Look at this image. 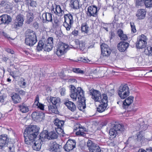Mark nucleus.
Listing matches in <instances>:
<instances>
[{
    "mask_svg": "<svg viewBox=\"0 0 152 152\" xmlns=\"http://www.w3.org/2000/svg\"><path fill=\"white\" fill-rule=\"evenodd\" d=\"M117 33L120 37L124 34L123 31L121 29L118 30L117 32Z\"/></svg>",
    "mask_w": 152,
    "mask_h": 152,
    "instance_id": "obj_52",
    "label": "nucleus"
},
{
    "mask_svg": "<svg viewBox=\"0 0 152 152\" xmlns=\"http://www.w3.org/2000/svg\"><path fill=\"white\" fill-rule=\"evenodd\" d=\"M73 71L74 72L79 74H83L84 71L81 70L78 68H75L73 69Z\"/></svg>",
    "mask_w": 152,
    "mask_h": 152,
    "instance_id": "obj_45",
    "label": "nucleus"
},
{
    "mask_svg": "<svg viewBox=\"0 0 152 152\" xmlns=\"http://www.w3.org/2000/svg\"><path fill=\"white\" fill-rule=\"evenodd\" d=\"M76 142L74 140H69L64 148L66 151L72 150L75 147Z\"/></svg>",
    "mask_w": 152,
    "mask_h": 152,
    "instance_id": "obj_19",
    "label": "nucleus"
},
{
    "mask_svg": "<svg viewBox=\"0 0 152 152\" xmlns=\"http://www.w3.org/2000/svg\"><path fill=\"white\" fill-rule=\"evenodd\" d=\"M61 145H59L56 142H51L49 146V150L52 152H60Z\"/></svg>",
    "mask_w": 152,
    "mask_h": 152,
    "instance_id": "obj_18",
    "label": "nucleus"
},
{
    "mask_svg": "<svg viewBox=\"0 0 152 152\" xmlns=\"http://www.w3.org/2000/svg\"><path fill=\"white\" fill-rule=\"evenodd\" d=\"M53 38L49 37L44 42V50L46 51H50L53 47Z\"/></svg>",
    "mask_w": 152,
    "mask_h": 152,
    "instance_id": "obj_17",
    "label": "nucleus"
},
{
    "mask_svg": "<svg viewBox=\"0 0 152 152\" xmlns=\"http://www.w3.org/2000/svg\"><path fill=\"white\" fill-rule=\"evenodd\" d=\"M76 43L77 46L76 47L80 49L81 50H83L85 47V44L83 42H80L78 40L75 41Z\"/></svg>",
    "mask_w": 152,
    "mask_h": 152,
    "instance_id": "obj_41",
    "label": "nucleus"
},
{
    "mask_svg": "<svg viewBox=\"0 0 152 152\" xmlns=\"http://www.w3.org/2000/svg\"><path fill=\"white\" fill-rule=\"evenodd\" d=\"M70 96L73 101H76L78 99V102L79 103V107L80 109H84L86 107V99L84 97V92L80 87L76 89L73 86H71L70 89Z\"/></svg>",
    "mask_w": 152,
    "mask_h": 152,
    "instance_id": "obj_1",
    "label": "nucleus"
},
{
    "mask_svg": "<svg viewBox=\"0 0 152 152\" xmlns=\"http://www.w3.org/2000/svg\"><path fill=\"white\" fill-rule=\"evenodd\" d=\"M9 22V16L7 15H4L0 17V24L3 23L8 24Z\"/></svg>",
    "mask_w": 152,
    "mask_h": 152,
    "instance_id": "obj_30",
    "label": "nucleus"
},
{
    "mask_svg": "<svg viewBox=\"0 0 152 152\" xmlns=\"http://www.w3.org/2000/svg\"><path fill=\"white\" fill-rule=\"evenodd\" d=\"M49 100L53 105L56 106L58 105L61 102L60 98L57 97L50 96Z\"/></svg>",
    "mask_w": 152,
    "mask_h": 152,
    "instance_id": "obj_27",
    "label": "nucleus"
},
{
    "mask_svg": "<svg viewBox=\"0 0 152 152\" xmlns=\"http://www.w3.org/2000/svg\"><path fill=\"white\" fill-rule=\"evenodd\" d=\"M55 13L59 16H61L64 14V11L62 10L60 5H56L55 9H53Z\"/></svg>",
    "mask_w": 152,
    "mask_h": 152,
    "instance_id": "obj_29",
    "label": "nucleus"
},
{
    "mask_svg": "<svg viewBox=\"0 0 152 152\" xmlns=\"http://www.w3.org/2000/svg\"><path fill=\"white\" fill-rule=\"evenodd\" d=\"M64 122V121L61 120L58 118H56L54 121L55 129L58 134L64 136V130L63 129V126Z\"/></svg>",
    "mask_w": 152,
    "mask_h": 152,
    "instance_id": "obj_6",
    "label": "nucleus"
},
{
    "mask_svg": "<svg viewBox=\"0 0 152 152\" xmlns=\"http://www.w3.org/2000/svg\"><path fill=\"white\" fill-rule=\"evenodd\" d=\"M89 93L91 98L95 102H100L102 99V96H101V93L99 91L92 88L89 90Z\"/></svg>",
    "mask_w": 152,
    "mask_h": 152,
    "instance_id": "obj_12",
    "label": "nucleus"
},
{
    "mask_svg": "<svg viewBox=\"0 0 152 152\" xmlns=\"http://www.w3.org/2000/svg\"><path fill=\"white\" fill-rule=\"evenodd\" d=\"M11 98L13 103L15 104L20 103L21 100V99L19 95L16 94H15L11 96Z\"/></svg>",
    "mask_w": 152,
    "mask_h": 152,
    "instance_id": "obj_35",
    "label": "nucleus"
},
{
    "mask_svg": "<svg viewBox=\"0 0 152 152\" xmlns=\"http://www.w3.org/2000/svg\"><path fill=\"white\" fill-rule=\"evenodd\" d=\"M56 106L50 105L48 106V109L50 113H57L58 112Z\"/></svg>",
    "mask_w": 152,
    "mask_h": 152,
    "instance_id": "obj_36",
    "label": "nucleus"
},
{
    "mask_svg": "<svg viewBox=\"0 0 152 152\" xmlns=\"http://www.w3.org/2000/svg\"><path fill=\"white\" fill-rule=\"evenodd\" d=\"M144 53L145 54L148 56H152V47L148 46L145 48Z\"/></svg>",
    "mask_w": 152,
    "mask_h": 152,
    "instance_id": "obj_39",
    "label": "nucleus"
},
{
    "mask_svg": "<svg viewBox=\"0 0 152 152\" xmlns=\"http://www.w3.org/2000/svg\"><path fill=\"white\" fill-rule=\"evenodd\" d=\"M70 6L74 10H77L80 7L79 2L77 0H71Z\"/></svg>",
    "mask_w": 152,
    "mask_h": 152,
    "instance_id": "obj_28",
    "label": "nucleus"
},
{
    "mask_svg": "<svg viewBox=\"0 0 152 152\" xmlns=\"http://www.w3.org/2000/svg\"><path fill=\"white\" fill-rule=\"evenodd\" d=\"M146 11L144 9H139L136 14V16L139 19H144L145 17Z\"/></svg>",
    "mask_w": 152,
    "mask_h": 152,
    "instance_id": "obj_25",
    "label": "nucleus"
},
{
    "mask_svg": "<svg viewBox=\"0 0 152 152\" xmlns=\"http://www.w3.org/2000/svg\"><path fill=\"white\" fill-rule=\"evenodd\" d=\"M40 134L42 138H43L45 140L46 139H56L58 137V134H59L57 132L56 133L54 131L48 133V131L46 130L43 131Z\"/></svg>",
    "mask_w": 152,
    "mask_h": 152,
    "instance_id": "obj_8",
    "label": "nucleus"
},
{
    "mask_svg": "<svg viewBox=\"0 0 152 152\" xmlns=\"http://www.w3.org/2000/svg\"><path fill=\"white\" fill-rule=\"evenodd\" d=\"M78 60L79 61L83 62H86L87 61L85 58H84V57H82L79 58Z\"/></svg>",
    "mask_w": 152,
    "mask_h": 152,
    "instance_id": "obj_53",
    "label": "nucleus"
},
{
    "mask_svg": "<svg viewBox=\"0 0 152 152\" xmlns=\"http://www.w3.org/2000/svg\"><path fill=\"white\" fill-rule=\"evenodd\" d=\"M6 3L4 1H2L0 4V5L1 6L3 7L6 5Z\"/></svg>",
    "mask_w": 152,
    "mask_h": 152,
    "instance_id": "obj_56",
    "label": "nucleus"
},
{
    "mask_svg": "<svg viewBox=\"0 0 152 152\" xmlns=\"http://www.w3.org/2000/svg\"><path fill=\"white\" fill-rule=\"evenodd\" d=\"M43 22L46 23L47 22H51L52 21V14L48 12L43 13L42 15Z\"/></svg>",
    "mask_w": 152,
    "mask_h": 152,
    "instance_id": "obj_23",
    "label": "nucleus"
},
{
    "mask_svg": "<svg viewBox=\"0 0 152 152\" xmlns=\"http://www.w3.org/2000/svg\"><path fill=\"white\" fill-rule=\"evenodd\" d=\"M144 0H135V5L136 7H138L141 6L144 4Z\"/></svg>",
    "mask_w": 152,
    "mask_h": 152,
    "instance_id": "obj_42",
    "label": "nucleus"
},
{
    "mask_svg": "<svg viewBox=\"0 0 152 152\" xmlns=\"http://www.w3.org/2000/svg\"><path fill=\"white\" fill-rule=\"evenodd\" d=\"M130 26L131 28L132 31L133 33H134L136 32V30L135 28V26L134 25V23L131 22L130 23Z\"/></svg>",
    "mask_w": 152,
    "mask_h": 152,
    "instance_id": "obj_46",
    "label": "nucleus"
},
{
    "mask_svg": "<svg viewBox=\"0 0 152 152\" xmlns=\"http://www.w3.org/2000/svg\"><path fill=\"white\" fill-rule=\"evenodd\" d=\"M8 59V58H7L6 57H4L3 58V60L5 61H6Z\"/></svg>",
    "mask_w": 152,
    "mask_h": 152,
    "instance_id": "obj_62",
    "label": "nucleus"
},
{
    "mask_svg": "<svg viewBox=\"0 0 152 152\" xmlns=\"http://www.w3.org/2000/svg\"><path fill=\"white\" fill-rule=\"evenodd\" d=\"M14 53V51H13L11 50H10V53L12 54V56H11V60L13 61H14L16 57L15 55L13 54Z\"/></svg>",
    "mask_w": 152,
    "mask_h": 152,
    "instance_id": "obj_49",
    "label": "nucleus"
},
{
    "mask_svg": "<svg viewBox=\"0 0 152 152\" xmlns=\"http://www.w3.org/2000/svg\"><path fill=\"white\" fill-rule=\"evenodd\" d=\"M19 93L20 94L22 95H24L26 94V92L24 91L23 90H20L19 91Z\"/></svg>",
    "mask_w": 152,
    "mask_h": 152,
    "instance_id": "obj_55",
    "label": "nucleus"
},
{
    "mask_svg": "<svg viewBox=\"0 0 152 152\" xmlns=\"http://www.w3.org/2000/svg\"><path fill=\"white\" fill-rule=\"evenodd\" d=\"M147 39L145 36L143 34L140 35L138 40L136 42V46L138 48L141 49L145 48L147 44Z\"/></svg>",
    "mask_w": 152,
    "mask_h": 152,
    "instance_id": "obj_15",
    "label": "nucleus"
},
{
    "mask_svg": "<svg viewBox=\"0 0 152 152\" xmlns=\"http://www.w3.org/2000/svg\"><path fill=\"white\" fill-rule=\"evenodd\" d=\"M64 104L66 105L69 110L72 112H74L76 110V106L72 102L69 101H66L64 102Z\"/></svg>",
    "mask_w": 152,
    "mask_h": 152,
    "instance_id": "obj_26",
    "label": "nucleus"
},
{
    "mask_svg": "<svg viewBox=\"0 0 152 152\" xmlns=\"http://www.w3.org/2000/svg\"><path fill=\"white\" fill-rule=\"evenodd\" d=\"M39 97L38 95L36 96L34 102V104L41 110H44V105L39 102Z\"/></svg>",
    "mask_w": 152,
    "mask_h": 152,
    "instance_id": "obj_32",
    "label": "nucleus"
},
{
    "mask_svg": "<svg viewBox=\"0 0 152 152\" xmlns=\"http://www.w3.org/2000/svg\"><path fill=\"white\" fill-rule=\"evenodd\" d=\"M43 48L44 49V42L42 41H40L37 46V50L39 51L42 50Z\"/></svg>",
    "mask_w": 152,
    "mask_h": 152,
    "instance_id": "obj_43",
    "label": "nucleus"
},
{
    "mask_svg": "<svg viewBox=\"0 0 152 152\" xmlns=\"http://www.w3.org/2000/svg\"><path fill=\"white\" fill-rule=\"evenodd\" d=\"M39 128L36 126H32L27 128L24 133L25 143L28 145L31 144L34 142V140L39 134Z\"/></svg>",
    "mask_w": 152,
    "mask_h": 152,
    "instance_id": "obj_2",
    "label": "nucleus"
},
{
    "mask_svg": "<svg viewBox=\"0 0 152 152\" xmlns=\"http://www.w3.org/2000/svg\"><path fill=\"white\" fill-rule=\"evenodd\" d=\"M9 139L6 134L0 136V148L2 149L4 147L7 146L8 145Z\"/></svg>",
    "mask_w": 152,
    "mask_h": 152,
    "instance_id": "obj_20",
    "label": "nucleus"
},
{
    "mask_svg": "<svg viewBox=\"0 0 152 152\" xmlns=\"http://www.w3.org/2000/svg\"><path fill=\"white\" fill-rule=\"evenodd\" d=\"M101 54L104 56H109L111 52V50L108 45L104 43H103L101 45Z\"/></svg>",
    "mask_w": 152,
    "mask_h": 152,
    "instance_id": "obj_16",
    "label": "nucleus"
},
{
    "mask_svg": "<svg viewBox=\"0 0 152 152\" xmlns=\"http://www.w3.org/2000/svg\"><path fill=\"white\" fill-rule=\"evenodd\" d=\"M19 107L20 110L23 113H27L29 111L28 107L24 104L20 105Z\"/></svg>",
    "mask_w": 152,
    "mask_h": 152,
    "instance_id": "obj_38",
    "label": "nucleus"
},
{
    "mask_svg": "<svg viewBox=\"0 0 152 152\" xmlns=\"http://www.w3.org/2000/svg\"><path fill=\"white\" fill-rule=\"evenodd\" d=\"M125 130L124 126L121 124L116 123L113 124L110 130L109 134L112 138L118 136Z\"/></svg>",
    "mask_w": 152,
    "mask_h": 152,
    "instance_id": "obj_3",
    "label": "nucleus"
},
{
    "mask_svg": "<svg viewBox=\"0 0 152 152\" xmlns=\"http://www.w3.org/2000/svg\"><path fill=\"white\" fill-rule=\"evenodd\" d=\"M138 152H147V151L143 149H140L138 151Z\"/></svg>",
    "mask_w": 152,
    "mask_h": 152,
    "instance_id": "obj_59",
    "label": "nucleus"
},
{
    "mask_svg": "<svg viewBox=\"0 0 152 152\" xmlns=\"http://www.w3.org/2000/svg\"><path fill=\"white\" fill-rule=\"evenodd\" d=\"M45 140L43 138L42 139L41 136V134L39 135V137L36 138L34 140V142L31 144L29 145H32V148L34 150L39 151L41 146L42 142Z\"/></svg>",
    "mask_w": 152,
    "mask_h": 152,
    "instance_id": "obj_14",
    "label": "nucleus"
},
{
    "mask_svg": "<svg viewBox=\"0 0 152 152\" xmlns=\"http://www.w3.org/2000/svg\"><path fill=\"white\" fill-rule=\"evenodd\" d=\"M26 37L25 42L27 45L30 46H32L37 41L36 36L35 32L30 29L26 31Z\"/></svg>",
    "mask_w": 152,
    "mask_h": 152,
    "instance_id": "obj_4",
    "label": "nucleus"
},
{
    "mask_svg": "<svg viewBox=\"0 0 152 152\" xmlns=\"http://www.w3.org/2000/svg\"><path fill=\"white\" fill-rule=\"evenodd\" d=\"M65 21L63 26L67 31H69L73 23L72 15L70 14H66L64 16Z\"/></svg>",
    "mask_w": 152,
    "mask_h": 152,
    "instance_id": "obj_7",
    "label": "nucleus"
},
{
    "mask_svg": "<svg viewBox=\"0 0 152 152\" xmlns=\"http://www.w3.org/2000/svg\"><path fill=\"white\" fill-rule=\"evenodd\" d=\"M26 13V23L27 24H30L33 21L34 18L33 13L31 12H28Z\"/></svg>",
    "mask_w": 152,
    "mask_h": 152,
    "instance_id": "obj_31",
    "label": "nucleus"
},
{
    "mask_svg": "<svg viewBox=\"0 0 152 152\" xmlns=\"http://www.w3.org/2000/svg\"><path fill=\"white\" fill-rule=\"evenodd\" d=\"M28 3H30V5L33 7H36L37 5V3L35 1H34L32 0H30L28 2H27Z\"/></svg>",
    "mask_w": 152,
    "mask_h": 152,
    "instance_id": "obj_47",
    "label": "nucleus"
},
{
    "mask_svg": "<svg viewBox=\"0 0 152 152\" xmlns=\"http://www.w3.org/2000/svg\"><path fill=\"white\" fill-rule=\"evenodd\" d=\"M102 99L99 102V104L97 108V111L99 113H102L105 111L107 105V97L106 94H102Z\"/></svg>",
    "mask_w": 152,
    "mask_h": 152,
    "instance_id": "obj_9",
    "label": "nucleus"
},
{
    "mask_svg": "<svg viewBox=\"0 0 152 152\" xmlns=\"http://www.w3.org/2000/svg\"><path fill=\"white\" fill-rule=\"evenodd\" d=\"M2 34L3 35V36L5 37L6 38H7V39H9L10 38V37H9L8 35H7L6 33H5L4 32H2Z\"/></svg>",
    "mask_w": 152,
    "mask_h": 152,
    "instance_id": "obj_57",
    "label": "nucleus"
},
{
    "mask_svg": "<svg viewBox=\"0 0 152 152\" xmlns=\"http://www.w3.org/2000/svg\"><path fill=\"white\" fill-rule=\"evenodd\" d=\"M104 28L105 29L106 31H108V28H106V27H104L103 28Z\"/></svg>",
    "mask_w": 152,
    "mask_h": 152,
    "instance_id": "obj_64",
    "label": "nucleus"
},
{
    "mask_svg": "<svg viewBox=\"0 0 152 152\" xmlns=\"http://www.w3.org/2000/svg\"><path fill=\"white\" fill-rule=\"evenodd\" d=\"M78 31H77L74 30L72 32V34L75 36H76L78 35Z\"/></svg>",
    "mask_w": 152,
    "mask_h": 152,
    "instance_id": "obj_54",
    "label": "nucleus"
},
{
    "mask_svg": "<svg viewBox=\"0 0 152 152\" xmlns=\"http://www.w3.org/2000/svg\"><path fill=\"white\" fill-rule=\"evenodd\" d=\"M76 127L77 128V132H76L77 135L83 137L86 136V134L84 133L85 129L82 127V126L80 125H77Z\"/></svg>",
    "mask_w": 152,
    "mask_h": 152,
    "instance_id": "obj_22",
    "label": "nucleus"
},
{
    "mask_svg": "<svg viewBox=\"0 0 152 152\" xmlns=\"http://www.w3.org/2000/svg\"><path fill=\"white\" fill-rule=\"evenodd\" d=\"M115 141H112L110 144V145L113 146H114L115 145Z\"/></svg>",
    "mask_w": 152,
    "mask_h": 152,
    "instance_id": "obj_58",
    "label": "nucleus"
},
{
    "mask_svg": "<svg viewBox=\"0 0 152 152\" xmlns=\"http://www.w3.org/2000/svg\"><path fill=\"white\" fill-rule=\"evenodd\" d=\"M68 46L63 43H59L57 46L56 54L58 56H60L66 51Z\"/></svg>",
    "mask_w": 152,
    "mask_h": 152,
    "instance_id": "obj_13",
    "label": "nucleus"
},
{
    "mask_svg": "<svg viewBox=\"0 0 152 152\" xmlns=\"http://www.w3.org/2000/svg\"><path fill=\"white\" fill-rule=\"evenodd\" d=\"M89 29L86 23H84L82 24L81 27V30L85 33H87Z\"/></svg>",
    "mask_w": 152,
    "mask_h": 152,
    "instance_id": "obj_40",
    "label": "nucleus"
},
{
    "mask_svg": "<svg viewBox=\"0 0 152 152\" xmlns=\"http://www.w3.org/2000/svg\"><path fill=\"white\" fill-rule=\"evenodd\" d=\"M107 121H104V123L102 124L103 125H106L107 124Z\"/></svg>",
    "mask_w": 152,
    "mask_h": 152,
    "instance_id": "obj_61",
    "label": "nucleus"
},
{
    "mask_svg": "<svg viewBox=\"0 0 152 152\" xmlns=\"http://www.w3.org/2000/svg\"><path fill=\"white\" fill-rule=\"evenodd\" d=\"M16 2H18L19 1H20L21 0H14Z\"/></svg>",
    "mask_w": 152,
    "mask_h": 152,
    "instance_id": "obj_63",
    "label": "nucleus"
},
{
    "mask_svg": "<svg viewBox=\"0 0 152 152\" xmlns=\"http://www.w3.org/2000/svg\"><path fill=\"white\" fill-rule=\"evenodd\" d=\"M144 4L147 8L152 7V0H145Z\"/></svg>",
    "mask_w": 152,
    "mask_h": 152,
    "instance_id": "obj_44",
    "label": "nucleus"
},
{
    "mask_svg": "<svg viewBox=\"0 0 152 152\" xmlns=\"http://www.w3.org/2000/svg\"><path fill=\"white\" fill-rule=\"evenodd\" d=\"M32 118L34 120L39 121L42 120V118L39 113L35 112L33 113L32 114Z\"/></svg>",
    "mask_w": 152,
    "mask_h": 152,
    "instance_id": "obj_37",
    "label": "nucleus"
},
{
    "mask_svg": "<svg viewBox=\"0 0 152 152\" xmlns=\"http://www.w3.org/2000/svg\"><path fill=\"white\" fill-rule=\"evenodd\" d=\"M24 19L23 15L20 14L18 15L15 20V28H17L18 27H20L23 24V22Z\"/></svg>",
    "mask_w": 152,
    "mask_h": 152,
    "instance_id": "obj_21",
    "label": "nucleus"
},
{
    "mask_svg": "<svg viewBox=\"0 0 152 152\" xmlns=\"http://www.w3.org/2000/svg\"><path fill=\"white\" fill-rule=\"evenodd\" d=\"M137 140L139 142H140L141 143L143 141H146L147 140V139L145 138L144 135L142 134V131H141L138 132L137 134Z\"/></svg>",
    "mask_w": 152,
    "mask_h": 152,
    "instance_id": "obj_34",
    "label": "nucleus"
},
{
    "mask_svg": "<svg viewBox=\"0 0 152 152\" xmlns=\"http://www.w3.org/2000/svg\"><path fill=\"white\" fill-rule=\"evenodd\" d=\"M134 97L130 96L125 99L123 102V105L125 106H128L133 102Z\"/></svg>",
    "mask_w": 152,
    "mask_h": 152,
    "instance_id": "obj_33",
    "label": "nucleus"
},
{
    "mask_svg": "<svg viewBox=\"0 0 152 152\" xmlns=\"http://www.w3.org/2000/svg\"><path fill=\"white\" fill-rule=\"evenodd\" d=\"M98 10L97 7L95 5H92L88 7L86 11L87 16L88 17H96L98 15Z\"/></svg>",
    "mask_w": 152,
    "mask_h": 152,
    "instance_id": "obj_10",
    "label": "nucleus"
},
{
    "mask_svg": "<svg viewBox=\"0 0 152 152\" xmlns=\"http://www.w3.org/2000/svg\"><path fill=\"white\" fill-rule=\"evenodd\" d=\"M129 46V44L125 42H120L118 45V50L121 52H124L127 49Z\"/></svg>",
    "mask_w": 152,
    "mask_h": 152,
    "instance_id": "obj_24",
    "label": "nucleus"
},
{
    "mask_svg": "<svg viewBox=\"0 0 152 152\" xmlns=\"http://www.w3.org/2000/svg\"><path fill=\"white\" fill-rule=\"evenodd\" d=\"M65 89L64 88H62L60 90V92L61 96H64L65 94Z\"/></svg>",
    "mask_w": 152,
    "mask_h": 152,
    "instance_id": "obj_51",
    "label": "nucleus"
},
{
    "mask_svg": "<svg viewBox=\"0 0 152 152\" xmlns=\"http://www.w3.org/2000/svg\"><path fill=\"white\" fill-rule=\"evenodd\" d=\"M87 145L90 152H100L101 149L99 147L91 140H88Z\"/></svg>",
    "mask_w": 152,
    "mask_h": 152,
    "instance_id": "obj_11",
    "label": "nucleus"
},
{
    "mask_svg": "<svg viewBox=\"0 0 152 152\" xmlns=\"http://www.w3.org/2000/svg\"><path fill=\"white\" fill-rule=\"evenodd\" d=\"M118 96L121 99H124L129 95V88L126 84H122L117 91Z\"/></svg>",
    "mask_w": 152,
    "mask_h": 152,
    "instance_id": "obj_5",
    "label": "nucleus"
},
{
    "mask_svg": "<svg viewBox=\"0 0 152 152\" xmlns=\"http://www.w3.org/2000/svg\"><path fill=\"white\" fill-rule=\"evenodd\" d=\"M19 85L22 88H24L26 87V83L24 81H20L19 83Z\"/></svg>",
    "mask_w": 152,
    "mask_h": 152,
    "instance_id": "obj_48",
    "label": "nucleus"
},
{
    "mask_svg": "<svg viewBox=\"0 0 152 152\" xmlns=\"http://www.w3.org/2000/svg\"><path fill=\"white\" fill-rule=\"evenodd\" d=\"M121 40H126L127 39V37L126 34H123L120 37Z\"/></svg>",
    "mask_w": 152,
    "mask_h": 152,
    "instance_id": "obj_50",
    "label": "nucleus"
},
{
    "mask_svg": "<svg viewBox=\"0 0 152 152\" xmlns=\"http://www.w3.org/2000/svg\"><path fill=\"white\" fill-rule=\"evenodd\" d=\"M146 150L147 151H148V152H152V148L151 147L147 148Z\"/></svg>",
    "mask_w": 152,
    "mask_h": 152,
    "instance_id": "obj_60",
    "label": "nucleus"
}]
</instances>
